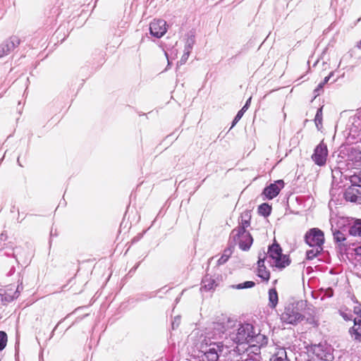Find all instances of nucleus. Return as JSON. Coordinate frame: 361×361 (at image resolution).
Returning <instances> with one entry per match:
<instances>
[{"label": "nucleus", "mask_w": 361, "mask_h": 361, "mask_svg": "<svg viewBox=\"0 0 361 361\" xmlns=\"http://www.w3.org/2000/svg\"><path fill=\"white\" fill-rule=\"evenodd\" d=\"M229 342L226 341L225 344L221 342L208 341L201 339L200 349L203 353V361H227L226 356L231 353L228 344Z\"/></svg>", "instance_id": "f257e3e1"}, {"label": "nucleus", "mask_w": 361, "mask_h": 361, "mask_svg": "<svg viewBox=\"0 0 361 361\" xmlns=\"http://www.w3.org/2000/svg\"><path fill=\"white\" fill-rule=\"evenodd\" d=\"M226 326L229 328V339L235 343H250L255 336L253 326L250 324H241L234 320L227 319Z\"/></svg>", "instance_id": "f03ea898"}, {"label": "nucleus", "mask_w": 361, "mask_h": 361, "mask_svg": "<svg viewBox=\"0 0 361 361\" xmlns=\"http://www.w3.org/2000/svg\"><path fill=\"white\" fill-rule=\"evenodd\" d=\"M305 305L306 302L303 300L288 304L281 315V321L293 325H296L301 322L305 318L303 310Z\"/></svg>", "instance_id": "7ed1b4c3"}, {"label": "nucleus", "mask_w": 361, "mask_h": 361, "mask_svg": "<svg viewBox=\"0 0 361 361\" xmlns=\"http://www.w3.org/2000/svg\"><path fill=\"white\" fill-rule=\"evenodd\" d=\"M268 258L269 264L277 268H284L289 264L288 257L282 254V250L279 244L274 243L269 247Z\"/></svg>", "instance_id": "20e7f679"}, {"label": "nucleus", "mask_w": 361, "mask_h": 361, "mask_svg": "<svg viewBox=\"0 0 361 361\" xmlns=\"http://www.w3.org/2000/svg\"><path fill=\"white\" fill-rule=\"evenodd\" d=\"M227 331L229 332V328L226 326V321L222 322H214L206 329L204 336L202 335L200 339H203L205 341L217 340L219 338H221L223 335L225 334H227Z\"/></svg>", "instance_id": "39448f33"}, {"label": "nucleus", "mask_w": 361, "mask_h": 361, "mask_svg": "<svg viewBox=\"0 0 361 361\" xmlns=\"http://www.w3.org/2000/svg\"><path fill=\"white\" fill-rule=\"evenodd\" d=\"M230 239L235 244H238L239 247L243 250H247L252 244V238L250 233L244 229L243 227L234 228L231 234Z\"/></svg>", "instance_id": "423d86ee"}, {"label": "nucleus", "mask_w": 361, "mask_h": 361, "mask_svg": "<svg viewBox=\"0 0 361 361\" xmlns=\"http://www.w3.org/2000/svg\"><path fill=\"white\" fill-rule=\"evenodd\" d=\"M305 240L310 246L322 247L324 243V233L317 228H311L306 233Z\"/></svg>", "instance_id": "0eeeda50"}, {"label": "nucleus", "mask_w": 361, "mask_h": 361, "mask_svg": "<svg viewBox=\"0 0 361 361\" xmlns=\"http://www.w3.org/2000/svg\"><path fill=\"white\" fill-rule=\"evenodd\" d=\"M315 355L321 360L331 361L334 359L333 348L326 343H320L313 348Z\"/></svg>", "instance_id": "6e6552de"}, {"label": "nucleus", "mask_w": 361, "mask_h": 361, "mask_svg": "<svg viewBox=\"0 0 361 361\" xmlns=\"http://www.w3.org/2000/svg\"><path fill=\"white\" fill-rule=\"evenodd\" d=\"M149 31L152 36L161 37L167 31L166 22L161 19H154L149 25Z\"/></svg>", "instance_id": "1a4fd4ad"}, {"label": "nucleus", "mask_w": 361, "mask_h": 361, "mask_svg": "<svg viewBox=\"0 0 361 361\" xmlns=\"http://www.w3.org/2000/svg\"><path fill=\"white\" fill-rule=\"evenodd\" d=\"M327 155V147L323 142H322L315 148L314 154L312 156V159L316 164L323 166L326 164Z\"/></svg>", "instance_id": "9d476101"}, {"label": "nucleus", "mask_w": 361, "mask_h": 361, "mask_svg": "<svg viewBox=\"0 0 361 361\" xmlns=\"http://www.w3.org/2000/svg\"><path fill=\"white\" fill-rule=\"evenodd\" d=\"M14 285H9L4 288L0 289V300L3 302H9L18 297L20 286L15 288Z\"/></svg>", "instance_id": "9b49d317"}, {"label": "nucleus", "mask_w": 361, "mask_h": 361, "mask_svg": "<svg viewBox=\"0 0 361 361\" xmlns=\"http://www.w3.org/2000/svg\"><path fill=\"white\" fill-rule=\"evenodd\" d=\"M283 186V180H278L265 188L263 194L267 199L271 200L279 195Z\"/></svg>", "instance_id": "f8f14e48"}, {"label": "nucleus", "mask_w": 361, "mask_h": 361, "mask_svg": "<svg viewBox=\"0 0 361 361\" xmlns=\"http://www.w3.org/2000/svg\"><path fill=\"white\" fill-rule=\"evenodd\" d=\"M20 44L17 37H11L0 44V59L8 55L16 46Z\"/></svg>", "instance_id": "ddd939ff"}, {"label": "nucleus", "mask_w": 361, "mask_h": 361, "mask_svg": "<svg viewBox=\"0 0 361 361\" xmlns=\"http://www.w3.org/2000/svg\"><path fill=\"white\" fill-rule=\"evenodd\" d=\"M361 190H358L357 185H351L344 192V197L347 201L360 203Z\"/></svg>", "instance_id": "4468645a"}, {"label": "nucleus", "mask_w": 361, "mask_h": 361, "mask_svg": "<svg viewBox=\"0 0 361 361\" xmlns=\"http://www.w3.org/2000/svg\"><path fill=\"white\" fill-rule=\"evenodd\" d=\"M269 361H290L287 357V353L284 348H276L275 352L271 356Z\"/></svg>", "instance_id": "2eb2a0df"}, {"label": "nucleus", "mask_w": 361, "mask_h": 361, "mask_svg": "<svg viewBox=\"0 0 361 361\" xmlns=\"http://www.w3.org/2000/svg\"><path fill=\"white\" fill-rule=\"evenodd\" d=\"M350 333L354 339L361 341V319H354V326L350 329Z\"/></svg>", "instance_id": "dca6fc26"}, {"label": "nucleus", "mask_w": 361, "mask_h": 361, "mask_svg": "<svg viewBox=\"0 0 361 361\" xmlns=\"http://www.w3.org/2000/svg\"><path fill=\"white\" fill-rule=\"evenodd\" d=\"M202 284V288H204L206 290H213L217 286L215 279L208 275L204 277Z\"/></svg>", "instance_id": "f3484780"}, {"label": "nucleus", "mask_w": 361, "mask_h": 361, "mask_svg": "<svg viewBox=\"0 0 361 361\" xmlns=\"http://www.w3.org/2000/svg\"><path fill=\"white\" fill-rule=\"evenodd\" d=\"M264 260L259 259L258 261V271L257 275L259 277L262 278L264 281H268L269 279V272L266 270L264 267Z\"/></svg>", "instance_id": "a211bd4d"}, {"label": "nucleus", "mask_w": 361, "mask_h": 361, "mask_svg": "<svg viewBox=\"0 0 361 361\" xmlns=\"http://www.w3.org/2000/svg\"><path fill=\"white\" fill-rule=\"evenodd\" d=\"M278 293L275 288H271L269 290V306L271 308H275L278 304Z\"/></svg>", "instance_id": "6ab92c4d"}, {"label": "nucleus", "mask_w": 361, "mask_h": 361, "mask_svg": "<svg viewBox=\"0 0 361 361\" xmlns=\"http://www.w3.org/2000/svg\"><path fill=\"white\" fill-rule=\"evenodd\" d=\"M349 233L352 235L361 237V220H357L354 222L349 229Z\"/></svg>", "instance_id": "aec40b11"}, {"label": "nucleus", "mask_w": 361, "mask_h": 361, "mask_svg": "<svg viewBox=\"0 0 361 361\" xmlns=\"http://www.w3.org/2000/svg\"><path fill=\"white\" fill-rule=\"evenodd\" d=\"M312 248L307 250L306 252L307 258L308 259H312L317 257L323 250L322 247L311 246Z\"/></svg>", "instance_id": "412c9836"}, {"label": "nucleus", "mask_w": 361, "mask_h": 361, "mask_svg": "<svg viewBox=\"0 0 361 361\" xmlns=\"http://www.w3.org/2000/svg\"><path fill=\"white\" fill-rule=\"evenodd\" d=\"M231 254H232V250H231V248L226 249L224 251V253L221 255V257L219 259L218 264L219 265H221V264H225L228 261V259H229V257L231 255Z\"/></svg>", "instance_id": "4be33fe9"}, {"label": "nucleus", "mask_w": 361, "mask_h": 361, "mask_svg": "<svg viewBox=\"0 0 361 361\" xmlns=\"http://www.w3.org/2000/svg\"><path fill=\"white\" fill-rule=\"evenodd\" d=\"M333 75V72H331L328 76L325 77L323 82H320L317 87L314 90V94H315V97L318 95H319L320 94V92L322 90V88L324 87V85L327 83L329 80V79L331 78V77Z\"/></svg>", "instance_id": "5701e85b"}, {"label": "nucleus", "mask_w": 361, "mask_h": 361, "mask_svg": "<svg viewBox=\"0 0 361 361\" xmlns=\"http://www.w3.org/2000/svg\"><path fill=\"white\" fill-rule=\"evenodd\" d=\"M314 122L315 125L318 130H320L322 128V109L319 108L317 111V114L315 115L314 118Z\"/></svg>", "instance_id": "b1692460"}, {"label": "nucleus", "mask_w": 361, "mask_h": 361, "mask_svg": "<svg viewBox=\"0 0 361 361\" xmlns=\"http://www.w3.org/2000/svg\"><path fill=\"white\" fill-rule=\"evenodd\" d=\"M271 210V207L266 203L262 204L258 209L259 213L264 216H268Z\"/></svg>", "instance_id": "393cba45"}, {"label": "nucleus", "mask_w": 361, "mask_h": 361, "mask_svg": "<svg viewBox=\"0 0 361 361\" xmlns=\"http://www.w3.org/2000/svg\"><path fill=\"white\" fill-rule=\"evenodd\" d=\"M255 283L253 281H245L244 283H241L237 285L232 286L233 288L235 289H243V288H250L254 287Z\"/></svg>", "instance_id": "a878e982"}, {"label": "nucleus", "mask_w": 361, "mask_h": 361, "mask_svg": "<svg viewBox=\"0 0 361 361\" xmlns=\"http://www.w3.org/2000/svg\"><path fill=\"white\" fill-rule=\"evenodd\" d=\"M195 42V40L194 36L191 35V36L188 37L186 40V42H185L184 50L191 52V50L192 49V47H193Z\"/></svg>", "instance_id": "bb28decb"}, {"label": "nucleus", "mask_w": 361, "mask_h": 361, "mask_svg": "<svg viewBox=\"0 0 361 361\" xmlns=\"http://www.w3.org/2000/svg\"><path fill=\"white\" fill-rule=\"evenodd\" d=\"M334 238L337 243H342L345 240V234L340 231L334 232Z\"/></svg>", "instance_id": "cd10ccee"}, {"label": "nucleus", "mask_w": 361, "mask_h": 361, "mask_svg": "<svg viewBox=\"0 0 361 361\" xmlns=\"http://www.w3.org/2000/svg\"><path fill=\"white\" fill-rule=\"evenodd\" d=\"M352 155L355 156V167L360 168L361 167V152L355 151Z\"/></svg>", "instance_id": "c85d7f7f"}, {"label": "nucleus", "mask_w": 361, "mask_h": 361, "mask_svg": "<svg viewBox=\"0 0 361 361\" xmlns=\"http://www.w3.org/2000/svg\"><path fill=\"white\" fill-rule=\"evenodd\" d=\"M7 343V335L4 331H0V350H2Z\"/></svg>", "instance_id": "c756f323"}, {"label": "nucleus", "mask_w": 361, "mask_h": 361, "mask_svg": "<svg viewBox=\"0 0 361 361\" xmlns=\"http://www.w3.org/2000/svg\"><path fill=\"white\" fill-rule=\"evenodd\" d=\"M350 181L353 185L361 186V173L358 175H353L350 176Z\"/></svg>", "instance_id": "7c9ffc66"}, {"label": "nucleus", "mask_w": 361, "mask_h": 361, "mask_svg": "<svg viewBox=\"0 0 361 361\" xmlns=\"http://www.w3.org/2000/svg\"><path fill=\"white\" fill-rule=\"evenodd\" d=\"M190 51L184 50V53H183V56H181L180 61L178 62V63L179 65L185 64L190 56Z\"/></svg>", "instance_id": "2f4dec72"}, {"label": "nucleus", "mask_w": 361, "mask_h": 361, "mask_svg": "<svg viewBox=\"0 0 361 361\" xmlns=\"http://www.w3.org/2000/svg\"><path fill=\"white\" fill-rule=\"evenodd\" d=\"M244 113H245V111H243L242 109H240L238 112L237 115L235 116V117L234 118V119L233 121L232 127L234 126L240 121V119L243 117Z\"/></svg>", "instance_id": "473e14b6"}, {"label": "nucleus", "mask_w": 361, "mask_h": 361, "mask_svg": "<svg viewBox=\"0 0 361 361\" xmlns=\"http://www.w3.org/2000/svg\"><path fill=\"white\" fill-rule=\"evenodd\" d=\"M180 322V317H176L174 318V320L172 322V327L174 329L175 327H178Z\"/></svg>", "instance_id": "72a5a7b5"}, {"label": "nucleus", "mask_w": 361, "mask_h": 361, "mask_svg": "<svg viewBox=\"0 0 361 361\" xmlns=\"http://www.w3.org/2000/svg\"><path fill=\"white\" fill-rule=\"evenodd\" d=\"M250 226V222L247 220H242L240 225L238 227H243L245 229Z\"/></svg>", "instance_id": "f704fd0d"}, {"label": "nucleus", "mask_w": 361, "mask_h": 361, "mask_svg": "<svg viewBox=\"0 0 361 361\" xmlns=\"http://www.w3.org/2000/svg\"><path fill=\"white\" fill-rule=\"evenodd\" d=\"M250 102H251V97H250V98L247 100V102H246L245 104V105L243 106V107L241 109L243 111H245H245L247 110V109H248V108H249V106H250Z\"/></svg>", "instance_id": "c9c22d12"}, {"label": "nucleus", "mask_w": 361, "mask_h": 361, "mask_svg": "<svg viewBox=\"0 0 361 361\" xmlns=\"http://www.w3.org/2000/svg\"><path fill=\"white\" fill-rule=\"evenodd\" d=\"M325 295L328 297H331L333 295V290L331 288H329L326 290Z\"/></svg>", "instance_id": "e433bc0d"}, {"label": "nucleus", "mask_w": 361, "mask_h": 361, "mask_svg": "<svg viewBox=\"0 0 361 361\" xmlns=\"http://www.w3.org/2000/svg\"><path fill=\"white\" fill-rule=\"evenodd\" d=\"M238 361H258L256 358L252 357H248L244 360H238Z\"/></svg>", "instance_id": "4c0bfd02"}, {"label": "nucleus", "mask_w": 361, "mask_h": 361, "mask_svg": "<svg viewBox=\"0 0 361 361\" xmlns=\"http://www.w3.org/2000/svg\"><path fill=\"white\" fill-rule=\"evenodd\" d=\"M342 316H343V317L345 320H350V319H351V318H350V317H349L347 315V314L343 313V314H342Z\"/></svg>", "instance_id": "58836bf2"}, {"label": "nucleus", "mask_w": 361, "mask_h": 361, "mask_svg": "<svg viewBox=\"0 0 361 361\" xmlns=\"http://www.w3.org/2000/svg\"><path fill=\"white\" fill-rule=\"evenodd\" d=\"M164 54H165L166 57L167 58V60H169L167 52L165 51ZM168 63H169V61H168Z\"/></svg>", "instance_id": "ea45409f"}, {"label": "nucleus", "mask_w": 361, "mask_h": 361, "mask_svg": "<svg viewBox=\"0 0 361 361\" xmlns=\"http://www.w3.org/2000/svg\"><path fill=\"white\" fill-rule=\"evenodd\" d=\"M357 187H358L359 190H361V186H357ZM360 203H361V194L360 195Z\"/></svg>", "instance_id": "a19ab883"}, {"label": "nucleus", "mask_w": 361, "mask_h": 361, "mask_svg": "<svg viewBox=\"0 0 361 361\" xmlns=\"http://www.w3.org/2000/svg\"><path fill=\"white\" fill-rule=\"evenodd\" d=\"M355 312L356 313H358V311L357 310V308H355Z\"/></svg>", "instance_id": "79ce46f5"}, {"label": "nucleus", "mask_w": 361, "mask_h": 361, "mask_svg": "<svg viewBox=\"0 0 361 361\" xmlns=\"http://www.w3.org/2000/svg\"><path fill=\"white\" fill-rule=\"evenodd\" d=\"M360 47H361V40H360Z\"/></svg>", "instance_id": "37998d69"}, {"label": "nucleus", "mask_w": 361, "mask_h": 361, "mask_svg": "<svg viewBox=\"0 0 361 361\" xmlns=\"http://www.w3.org/2000/svg\"><path fill=\"white\" fill-rule=\"evenodd\" d=\"M184 361V360H183Z\"/></svg>", "instance_id": "c03bdc74"}]
</instances>
